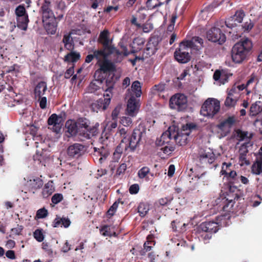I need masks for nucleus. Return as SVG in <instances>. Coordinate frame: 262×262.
Wrapping results in <instances>:
<instances>
[{
  "mask_svg": "<svg viewBox=\"0 0 262 262\" xmlns=\"http://www.w3.org/2000/svg\"><path fill=\"white\" fill-rule=\"evenodd\" d=\"M48 214V210L45 208H42L37 210L36 214V217L37 219H43L47 217Z\"/></svg>",
  "mask_w": 262,
  "mask_h": 262,
  "instance_id": "nucleus-51",
  "label": "nucleus"
},
{
  "mask_svg": "<svg viewBox=\"0 0 262 262\" xmlns=\"http://www.w3.org/2000/svg\"><path fill=\"white\" fill-rule=\"evenodd\" d=\"M81 55L79 53L76 52H71L67 54V62L68 64H72L71 63H74L79 60Z\"/></svg>",
  "mask_w": 262,
  "mask_h": 262,
  "instance_id": "nucleus-35",
  "label": "nucleus"
},
{
  "mask_svg": "<svg viewBox=\"0 0 262 262\" xmlns=\"http://www.w3.org/2000/svg\"><path fill=\"white\" fill-rule=\"evenodd\" d=\"M101 57L107 58L102 51H99V50H95L93 52V54L88 55L85 59V63H90L94 58L98 60V62L101 60Z\"/></svg>",
  "mask_w": 262,
  "mask_h": 262,
  "instance_id": "nucleus-27",
  "label": "nucleus"
},
{
  "mask_svg": "<svg viewBox=\"0 0 262 262\" xmlns=\"http://www.w3.org/2000/svg\"><path fill=\"white\" fill-rule=\"evenodd\" d=\"M232 166V164L231 163H226L224 162L223 163V165L222 167V170L221 171V173L224 176L226 175L230 170H231L230 169V167Z\"/></svg>",
  "mask_w": 262,
  "mask_h": 262,
  "instance_id": "nucleus-50",
  "label": "nucleus"
},
{
  "mask_svg": "<svg viewBox=\"0 0 262 262\" xmlns=\"http://www.w3.org/2000/svg\"><path fill=\"white\" fill-rule=\"evenodd\" d=\"M107 75V74L103 73L101 71L98 69L95 71L94 77L95 78V80H98V81L102 83L103 81L105 79Z\"/></svg>",
  "mask_w": 262,
  "mask_h": 262,
  "instance_id": "nucleus-41",
  "label": "nucleus"
},
{
  "mask_svg": "<svg viewBox=\"0 0 262 262\" xmlns=\"http://www.w3.org/2000/svg\"><path fill=\"white\" fill-rule=\"evenodd\" d=\"M165 89V84L164 83H159L158 84L155 85L152 90L154 93L162 92Z\"/></svg>",
  "mask_w": 262,
  "mask_h": 262,
  "instance_id": "nucleus-54",
  "label": "nucleus"
},
{
  "mask_svg": "<svg viewBox=\"0 0 262 262\" xmlns=\"http://www.w3.org/2000/svg\"><path fill=\"white\" fill-rule=\"evenodd\" d=\"M219 229L218 223L214 221L205 222L202 223L198 227V232H202V236L204 239H209L211 237V234L216 233Z\"/></svg>",
  "mask_w": 262,
  "mask_h": 262,
  "instance_id": "nucleus-9",
  "label": "nucleus"
},
{
  "mask_svg": "<svg viewBox=\"0 0 262 262\" xmlns=\"http://www.w3.org/2000/svg\"><path fill=\"white\" fill-rule=\"evenodd\" d=\"M126 169V164L125 163H122L119 167L117 168L116 174L120 175L123 173Z\"/></svg>",
  "mask_w": 262,
  "mask_h": 262,
  "instance_id": "nucleus-64",
  "label": "nucleus"
},
{
  "mask_svg": "<svg viewBox=\"0 0 262 262\" xmlns=\"http://www.w3.org/2000/svg\"><path fill=\"white\" fill-rule=\"evenodd\" d=\"M30 185L34 189L40 188L43 185V181L39 178L30 180Z\"/></svg>",
  "mask_w": 262,
  "mask_h": 262,
  "instance_id": "nucleus-40",
  "label": "nucleus"
},
{
  "mask_svg": "<svg viewBox=\"0 0 262 262\" xmlns=\"http://www.w3.org/2000/svg\"><path fill=\"white\" fill-rule=\"evenodd\" d=\"M254 27V24L249 19V21L245 22L243 25L244 31H250Z\"/></svg>",
  "mask_w": 262,
  "mask_h": 262,
  "instance_id": "nucleus-59",
  "label": "nucleus"
},
{
  "mask_svg": "<svg viewBox=\"0 0 262 262\" xmlns=\"http://www.w3.org/2000/svg\"><path fill=\"white\" fill-rule=\"evenodd\" d=\"M238 176L236 172L234 170H230V171H229L228 173L225 176V177H226L228 179L230 178L233 180L232 181H234L235 182H236L237 181V177Z\"/></svg>",
  "mask_w": 262,
  "mask_h": 262,
  "instance_id": "nucleus-58",
  "label": "nucleus"
},
{
  "mask_svg": "<svg viewBox=\"0 0 262 262\" xmlns=\"http://www.w3.org/2000/svg\"><path fill=\"white\" fill-rule=\"evenodd\" d=\"M237 122V119L234 116H231L228 117L226 119L218 124L217 127L221 130L225 129L226 127L231 128Z\"/></svg>",
  "mask_w": 262,
  "mask_h": 262,
  "instance_id": "nucleus-25",
  "label": "nucleus"
},
{
  "mask_svg": "<svg viewBox=\"0 0 262 262\" xmlns=\"http://www.w3.org/2000/svg\"><path fill=\"white\" fill-rule=\"evenodd\" d=\"M167 145L162 147L160 150L163 151V152L167 155H170L173 151H174L175 148L172 145H169L168 144H166Z\"/></svg>",
  "mask_w": 262,
  "mask_h": 262,
  "instance_id": "nucleus-53",
  "label": "nucleus"
},
{
  "mask_svg": "<svg viewBox=\"0 0 262 262\" xmlns=\"http://www.w3.org/2000/svg\"><path fill=\"white\" fill-rule=\"evenodd\" d=\"M187 98L182 94H176L172 96L169 100V106L172 109L178 111L184 110L187 107Z\"/></svg>",
  "mask_w": 262,
  "mask_h": 262,
  "instance_id": "nucleus-12",
  "label": "nucleus"
},
{
  "mask_svg": "<svg viewBox=\"0 0 262 262\" xmlns=\"http://www.w3.org/2000/svg\"><path fill=\"white\" fill-rule=\"evenodd\" d=\"M154 235L152 234H149L146 237V241L144 244V247L146 251H150L153 246L155 244V241L154 240Z\"/></svg>",
  "mask_w": 262,
  "mask_h": 262,
  "instance_id": "nucleus-39",
  "label": "nucleus"
},
{
  "mask_svg": "<svg viewBox=\"0 0 262 262\" xmlns=\"http://www.w3.org/2000/svg\"><path fill=\"white\" fill-rule=\"evenodd\" d=\"M150 172V169L147 166L143 167L138 172V176L140 179L145 178Z\"/></svg>",
  "mask_w": 262,
  "mask_h": 262,
  "instance_id": "nucleus-46",
  "label": "nucleus"
},
{
  "mask_svg": "<svg viewBox=\"0 0 262 262\" xmlns=\"http://www.w3.org/2000/svg\"><path fill=\"white\" fill-rule=\"evenodd\" d=\"M99 62V69L103 73L108 74L116 71V67L114 63L108 60L107 58H103L102 61Z\"/></svg>",
  "mask_w": 262,
  "mask_h": 262,
  "instance_id": "nucleus-17",
  "label": "nucleus"
},
{
  "mask_svg": "<svg viewBox=\"0 0 262 262\" xmlns=\"http://www.w3.org/2000/svg\"><path fill=\"white\" fill-rule=\"evenodd\" d=\"M51 1L43 0V3L41 7L42 19L53 18L55 17L51 9Z\"/></svg>",
  "mask_w": 262,
  "mask_h": 262,
  "instance_id": "nucleus-16",
  "label": "nucleus"
},
{
  "mask_svg": "<svg viewBox=\"0 0 262 262\" xmlns=\"http://www.w3.org/2000/svg\"><path fill=\"white\" fill-rule=\"evenodd\" d=\"M54 191V187L53 185L52 182H49L47 183L42 191V194L44 197H48L51 195Z\"/></svg>",
  "mask_w": 262,
  "mask_h": 262,
  "instance_id": "nucleus-38",
  "label": "nucleus"
},
{
  "mask_svg": "<svg viewBox=\"0 0 262 262\" xmlns=\"http://www.w3.org/2000/svg\"><path fill=\"white\" fill-rule=\"evenodd\" d=\"M220 110V102L214 98H208L203 104L201 114L208 118H213Z\"/></svg>",
  "mask_w": 262,
  "mask_h": 262,
  "instance_id": "nucleus-3",
  "label": "nucleus"
},
{
  "mask_svg": "<svg viewBox=\"0 0 262 262\" xmlns=\"http://www.w3.org/2000/svg\"><path fill=\"white\" fill-rule=\"evenodd\" d=\"M159 43V40L158 37H150L144 49L143 55L145 58H147L154 55L158 49Z\"/></svg>",
  "mask_w": 262,
  "mask_h": 262,
  "instance_id": "nucleus-14",
  "label": "nucleus"
},
{
  "mask_svg": "<svg viewBox=\"0 0 262 262\" xmlns=\"http://www.w3.org/2000/svg\"><path fill=\"white\" fill-rule=\"evenodd\" d=\"M141 28L144 33H149L152 31L154 28L152 25L150 23L144 24L141 25Z\"/></svg>",
  "mask_w": 262,
  "mask_h": 262,
  "instance_id": "nucleus-61",
  "label": "nucleus"
},
{
  "mask_svg": "<svg viewBox=\"0 0 262 262\" xmlns=\"http://www.w3.org/2000/svg\"><path fill=\"white\" fill-rule=\"evenodd\" d=\"M237 97H232V96L228 95L227 97L224 104L227 107L234 106L237 101Z\"/></svg>",
  "mask_w": 262,
  "mask_h": 262,
  "instance_id": "nucleus-42",
  "label": "nucleus"
},
{
  "mask_svg": "<svg viewBox=\"0 0 262 262\" xmlns=\"http://www.w3.org/2000/svg\"><path fill=\"white\" fill-rule=\"evenodd\" d=\"M66 219L64 218H60L57 216L53 223V226L54 227H62V225L66 227V225H64Z\"/></svg>",
  "mask_w": 262,
  "mask_h": 262,
  "instance_id": "nucleus-49",
  "label": "nucleus"
},
{
  "mask_svg": "<svg viewBox=\"0 0 262 262\" xmlns=\"http://www.w3.org/2000/svg\"><path fill=\"white\" fill-rule=\"evenodd\" d=\"M78 121L72 124L70 123V120L67 121V133H68L70 136L78 135Z\"/></svg>",
  "mask_w": 262,
  "mask_h": 262,
  "instance_id": "nucleus-34",
  "label": "nucleus"
},
{
  "mask_svg": "<svg viewBox=\"0 0 262 262\" xmlns=\"http://www.w3.org/2000/svg\"><path fill=\"white\" fill-rule=\"evenodd\" d=\"M262 112V102L260 101H256L252 104L249 111V116L255 117Z\"/></svg>",
  "mask_w": 262,
  "mask_h": 262,
  "instance_id": "nucleus-29",
  "label": "nucleus"
},
{
  "mask_svg": "<svg viewBox=\"0 0 262 262\" xmlns=\"http://www.w3.org/2000/svg\"><path fill=\"white\" fill-rule=\"evenodd\" d=\"M99 125L96 123L91 125L89 120L85 118H80L78 120V135L81 141L90 139L97 135Z\"/></svg>",
  "mask_w": 262,
  "mask_h": 262,
  "instance_id": "nucleus-2",
  "label": "nucleus"
},
{
  "mask_svg": "<svg viewBox=\"0 0 262 262\" xmlns=\"http://www.w3.org/2000/svg\"><path fill=\"white\" fill-rule=\"evenodd\" d=\"M196 125L193 123H187L183 125L180 131L173 132V139L176 143L180 145L183 146L187 144L188 137L192 129H194Z\"/></svg>",
  "mask_w": 262,
  "mask_h": 262,
  "instance_id": "nucleus-4",
  "label": "nucleus"
},
{
  "mask_svg": "<svg viewBox=\"0 0 262 262\" xmlns=\"http://www.w3.org/2000/svg\"><path fill=\"white\" fill-rule=\"evenodd\" d=\"M132 91L133 93V94H131L130 95H134L136 97H140L142 94L141 91V83L138 81H135L132 83Z\"/></svg>",
  "mask_w": 262,
  "mask_h": 262,
  "instance_id": "nucleus-33",
  "label": "nucleus"
},
{
  "mask_svg": "<svg viewBox=\"0 0 262 262\" xmlns=\"http://www.w3.org/2000/svg\"><path fill=\"white\" fill-rule=\"evenodd\" d=\"M102 84V83L94 79L90 83L87 88V92L90 93H94L98 95L99 93L98 91L100 90Z\"/></svg>",
  "mask_w": 262,
  "mask_h": 262,
  "instance_id": "nucleus-31",
  "label": "nucleus"
},
{
  "mask_svg": "<svg viewBox=\"0 0 262 262\" xmlns=\"http://www.w3.org/2000/svg\"><path fill=\"white\" fill-rule=\"evenodd\" d=\"M34 238L39 242H42L44 239V235L41 230L36 229L33 233Z\"/></svg>",
  "mask_w": 262,
  "mask_h": 262,
  "instance_id": "nucleus-52",
  "label": "nucleus"
},
{
  "mask_svg": "<svg viewBox=\"0 0 262 262\" xmlns=\"http://www.w3.org/2000/svg\"><path fill=\"white\" fill-rule=\"evenodd\" d=\"M169 129L163 133L160 139L156 140V143L158 146H163L165 144H168L173 138V133H171Z\"/></svg>",
  "mask_w": 262,
  "mask_h": 262,
  "instance_id": "nucleus-24",
  "label": "nucleus"
},
{
  "mask_svg": "<svg viewBox=\"0 0 262 262\" xmlns=\"http://www.w3.org/2000/svg\"><path fill=\"white\" fill-rule=\"evenodd\" d=\"M100 232L104 236H112V232L111 230L110 226L103 225L100 229Z\"/></svg>",
  "mask_w": 262,
  "mask_h": 262,
  "instance_id": "nucleus-43",
  "label": "nucleus"
},
{
  "mask_svg": "<svg viewBox=\"0 0 262 262\" xmlns=\"http://www.w3.org/2000/svg\"><path fill=\"white\" fill-rule=\"evenodd\" d=\"M66 120V113L61 112L58 115L52 114L48 120L49 128L56 133H59L64 125Z\"/></svg>",
  "mask_w": 262,
  "mask_h": 262,
  "instance_id": "nucleus-7",
  "label": "nucleus"
},
{
  "mask_svg": "<svg viewBox=\"0 0 262 262\" xmlns=\"http://www.w3.org/2000/svg\"><path fill=\"white\" fill-rule=\"evenodd\" d=\"M125 145L124 142L122 139L121 143L117 146L116 149L114 152V159L115 160H118L120 159L121 154L123 152V149L125 150Z\"/></svg>",
  "mask_w": 262,
  "mask_h": 262,
  "instance_id": "nucleus-36",
  "label": "nucleus"
},
{
  "mask_svg": "<svg viewBox=\"0 0 262 262\" xmlns=\"http://www.w3.org/2000/svg\"><path fill=\"white\" fill-rule=\"evenodd\" d=\"M118 206V203L117 202H115L112 205V206L107 211V214L110 216H113L115 212H116Z\"/></svg>",
  "mask_w": 262,
  "mask_h": 262,
  "instance_id": "nucleus-60",
  "label": "nucleus"
},
{
  "mask_svg": "<svg viewBox=\"0 0 262 262\" xmlns=\"http://www.w3.org/2000/svg\"><path fill=\"white\" fill-rule=\"evenodd\" d=\"M198 158L200 162L202 164H210L215 160V155L213 152H206V151L200 152Z\"/></svg>",
  "mask_w": 262,
  "mask_h": 262,
  "instance_id": "nucleus-19",
  "label": "nucleus"
},
{
  "mask_svg": "<svg viewBox=\"0 0 262 262\" xmlns=\"http://www.w3.org/2000/svg\"><path fill=\"white\" fill-rule=\"evenodd\" d=\"M139 191V186L138 184L132 185L129 188V192L131 194L138 193Z\"/></svg>",
  "mask_w": 262,
  "mask_h": 262,
  "instance_id": "nucleus-62",
  "label": "nucleus"
},
{
  "mask_svg": "<svg viewBox=\"0 0 262 262\" xmlns=\"http://www.w3.org/2000/svg\"><path fill=\"white\" fill-rule=\"evenodd\" d=\"M191 48L196 47L201 48L203 46V39L199 37H193L191 40H184Z\"/></svg>",
  "mask_w": 262,
  "mask_h": 262,
  "instance_id": "nucleus-30",
  "label": "nucleus"
},
{
  "mask_svg": "<svg viewBox=\"0 0 262 262\" xmlns=\"http://www.w3.org/2000/svg\"><path fill=\"white\" fill-rule=\"evenodd\" d=\"M63 195L60 193H55L52 197V202L54 204H57L63 200Z\"/></svg>",
  "mask_w": 262,
  "mask_h": 262,
  "instance_id": "nucleus-56",
  "label": "nucleus"
},
{
  "mask_svg": "<svg viewBox=\"0 0 262 262\" xmlns=\"http://www.w3.org/2000/svg\"><path fill=\"white\" fill-rule=\"evenodd\" d=\"M185 223H182L181 222L178 220H174L171 222V227L172 231L179 232H182L185 230Z\"/></svg>",
  "mask_w": 262,
  "mask_h": 262,
  "instance_id": "nucleus-32",
  "label": "nucleus"
},
{
  "mask_svg": "<svg viewBox=\"0 0 262 262\" xmlns=\"http://www.w3.org/2000/svg\"><path fill=\"white\" fill-rule=\"evenodd\" d=\"M207 38L209 41L217 42L222 45L226 41V36L221 30L216 27H212L207 32Z\"/></svg>",
  "mask_w": 262,
  "mask_h": 262,
  "instance_id": "nucleus-13",
  "label": "nucleus"
},
{
  "mask_svg": "<svg viewBox=\"0 0 262 262\" xmlns=\"http://www.w3.org/2000/svg\"><path fill=\"white\" fill-rule=\"evenodd\" d=\"M251 172L255 175L262 173V155H256L255 161L251 166Z\"/></svg>",
  "mask_w": 262,
  "mask_h": 262,
  "instance_id": "nucleus-23",
  "label": "nucleus"
},
{
  "mask_svg": "<svg viewBox=\"0 0 262 262\" xmlns=\"http://www.w3.org/2000/svg\"><path fill=\"white\" fill-rule=\"evenodd\" d=\"M108 100L104 101L103 98H100L93 102L91 105V108L93 112H98L106 110L109 106Z\"/></svg>",
  "mask_w": 262,
  "mask_h": 262,
  "instance_id": "nucleus-20",
  "label": "nucleus"
},
{
  "mask_svg": "<svg viewBox=\"0 0 262 262\" xmlns=\"http://www.w3.org/2000/svg\"><path fill=\"white\" fill-rule=\"evenodd\" d=\"M245 14L243 10H239L237 11L235 14L233 15V18L235 19L236 23H241L243 21V18L245 16Z\"/></svg>",
  "mask_w": 262,
  "mask_h": 262,
  "instance_id": "nucleus-45",
  "label": "nucleus"
},
{
  "mask_svg": "<svg viewBox=\"0 0 262 262\" xmlns=\"http://www.w3.org/2000/svg\"><path fill=\"white\" fill-rule=\"evenodd\" d=\"M145 42V40L143 38H135L133 40V43L132 44V50H131L130 53H135L140 51L143 49Z\"/></svg>",
  "mask_w": 262,
  "mask_h": 262,
  "instance_id": "nucleus-26",
  "label": "nucleus"
},
{
  "mask_svg": "<svg viewBox=\"0 0 262 262\" xmlns=\"http://www.w3.org/2000/svg\"><path fill=\"white\" fill-rule=\"evenodd\" d=\"M139 108V101L134 95H130L127 104L126 113L131 117L136 115Z\"/></svg>",
  "mask_w": 262,
  "mask_h": 262,
  "instance_id": "nucleus-15",
  "label": "nucleus"
},
{
  "mask_svg": "<svg viewBox=\"0 0 262 262\" xmlns=\"http://www.w3.org/2000/svg\"><path fill=\"white\" fill-rule=\"evenodd\" d=\"M23 229V226L21 225H17L16 227L11 229V233L12 235H18L21 234Z\"/></svg>",
  "mask_w": 262,
  "mask_h": 262,
  "instance_id": "nucleus-63",
  "label": "nucleus"
},
{
  "mask_svg": "<svg viewBox=\"0 0 262 262\" xmlns=\"http://www.w3.org/2000/svg\"><path fill=\"white\" fill-rule=\"evenodd\" d=\"M225 25L226 27L229 29H232L237 26V23L235 19L233 18V16H231L229 18H228L225 21Z\"/></svg>",
  "mask_w": 262,
  "mask_h": 262,
  "instance_id": "nucleus-47",
  "label": "nucleus"
},
{
  "mask_svg": "<svg viewBox=\"0 0 262 262\" xmlns=\"http://www.w3.org/2000/svg\"><path fill=\"white\" fill-rule=\"evenodd\" d=\"M120 122L123 125L128 126L132 124V120L129 117L124 116L121 118Z\"/></svg>",
  "mask_w": 262,
  "mask_h": 262,
  "instance_id": "nucleus-57",
  "label": "nucleus"
},
{
  "mask_svg": "<svg viewBox=\"0 0 262 262\" xmlns=\"http://www.w3.org/2000/svg\"><path fill=\"white\" fill-rule=\"evenodd\" d=\"M172 199V197H165L160 199L158 202L161 206H166L171 203Z\"/></svg>",
  "mask_w": 262,
  "mask_h": 262,
  "instance_id": "nucleus-55",
  "label": "nucleus"
},
{
  "mask_svg": "<svg viewBox=\"0 0 262 262\" xmlns=\"http://www.w3.org/2000/svg\"><path fill=\"white\" fill-rule=\"evenodd\" d=\"M84 146L79 143H74L69 146L67 149L68 155L73 158H78L81 155Z\"/></svg>",
  "mask_w": 262,
  "mask_h": 262,
  "instance_id": "nucleus-18",
  "label": "nucleus"
},
{
  "mask_svg": "<svg viewBox=\"0 0 262 262\" xmlns=\"http://www.w3.org/2000/svg\"><path fill=\"white\" fill-rule=\"evenodd\" d=\"M149 207L147 203L141 202L138 207V212L141 217L145 216L149 211Z\"/></svg>",
  "mask_w": 262,
  "mask_h": 262,
  "instance_id": "nucleus-37",
  "label": "nucleus"
},
{
  "mask_svg": "<svg viewBox=\"0 0 262 262\" xmlns=\"http://www.w3.org/2000/svg\"><path fill=\"white\" fill-rule=\"evenodd\" d=\"M115 81L114 79V76H112L111 78L108 77L105 80V85L102 87L105 88L104 89L113 90Z\"/></svg>",
  "mask_w": 262,
  "mask_h": 262,
  "instance_id": "nucleus-44",
  "label": "nucleus"
},
{
  "mask_svg": "<svg viewBox=\"0 0 262 262\" xmlns=\"http://www.w3.org/2000/svg\"><path fill=\"white\" fill-rule=\"evenodd\" d=\"M253 43L249 38H243L232 47L231 58L233 62L240 64L247 60L252 53Z\"/></svg>",
  "mask_w": 262,
  "mask_h": 262,
  "instance_id": "nucleus-1",
  "label": "nucleus"
},
{
  "mask_svg": "<svg viewBox=\"0 0 262 262\" xmlns=\"http://www.w3.org/2000/svg\"><path fill=\"white\" fill-rule=\"evenodd\" d=\"M98 42L102 45V49L99 50V51H102L107 57L112 54L114 48L112 45V40L110 39V32L108 30L105 29L100 32Z\"/></svg>",
  "mask_w": 262,
  "mask_h": 262,
  "instance_id": "nucleus-8",
  "label": "nucleus"
},
{
  "mask_svg": "<svg viewBox=\"0 0 262 262\" xmlns=\"http://www.w3.org/2000/svg\"><path fill=\"white\" fill-rule=\"evenodd\" d=\"M236 183L234 181H229L228 191L227 192V197L223 199V203H225L222 207V209L224 211H227L228 206L231 205L233 206L234 202L235 200L239 198V190L238 186L235 185Z\"/></svg>",
  "mask_w": 262,
  "mask_h": 262,
  "instance_id": "nucleus-5",
  "label": "nucleus"
},
{
  "mask_svg": "<svg viewBox=\"0 0 262 262\" xmlns=\"http://www.w3.org/2000/svg\"><path fill=\"white\" fill-rule=\"evenodd\" d=\"M191 48L185 43L184 41L179 45V48L177 49L174 53L175 59L180 63H185L190 60Z\"/></svg>",
  "mask_w": 262,
  "mask_h": 262,
  "instance_id": "nucleus-10",
  "label": "nucleus"
},
{
  "mask_svg": "<svg viewBox=\"0 0 262 262\" xmlns=\"http://www.w3.org/2000/svg\"><path fill=\"white\" fill-rule=\"evenodd\" d=\"M47 86L46 82L41 81L38 83L34 90L35 98L40 99L45 95L47 91Z\"/></svg>",
  "mask_w": 262,
  "mask_h": 262,
  "instance_id": "nucleus-28",
  "label": "nucleus"
},
{
  "mask_svg": "<svg viewBox=\"0 0 262 262\" xmlns=\"http://www.w3.org/2000/svg\"><path fill=\"white\" fill-rule=\"evenodd\" d=\"M194 178H192V180L196 181V184L198 185H208L210 181V178L207 172L205 171L199 174H194Z\"/></svg>",
  "mask_w": 262,
  "mask_h": 262,
  "instance_id": "nucleus-22",
  "label": "nucleus"
},
{
  "mask_svg": "<svg viewBox=\"0 0 262 262\" xmlns=\"http://www.w3.org/2000/svg\"><path fill=\"white\" fill-rule=\"evenodd\" d=\"M102 89L104 91L105 93L103 95L104 101L108 100V104L111 103V100L113 96V90L104 89L105 88L102 87Z\"/></svg>",
  "mask_w": 262,
  "mask_h": 262,
  "instance_id": "nucleus-48",
  "label": "nucleus"
},
{
  "mask_svg": "<svg viewBox=\"0 0 262 262\" xmlns=\"http://www.w3.org/2000/svg\"><path fill=\"white\" fill-rule=\"evenodd\" d=\"M43 26L48 34H54L56 30V20L55 17L53 18L42 19Z\"/></svg>",
  "mask_w": 262,
  "mask_h": 262,
  "instance_id": "nucleus-21",
  "label": "nucleus"
},
{
  "mask_svg": "<svg viewBox=\"0 0 262 262\" xmlns=\"http://www.w3.org/2000/svg\"><path fill=\"white\" fill-rule=\"evenodd\" d=\"M144 132L140 129L135 128L129 138L124 137L122 139L125 145V150H129L130 151H134L137 147L139 145L140 142Z\"/></svg>",
  "mask_w": 262,
  "mask_h": 262,
  "instance_id": "nucleus-6",
  "label": "nucleus"
},
{
  "mask_svg": "<svg viewBox=\"0 0 262 262\" xmlns=\"http://www.w3.org/2000/svg\"><path fill=\"white\" fill-rule=\"evenodd\" d=\"M15 13L16 15L17 27L21 30H26L29 22V18L24 6L19 5L16 8Z\"/></svg>",
  "mask_w": 262,
  "mask_h": 262,
  "instance_id": "nucleus-11",
  "label": "nucleus"
}]
</instances>
